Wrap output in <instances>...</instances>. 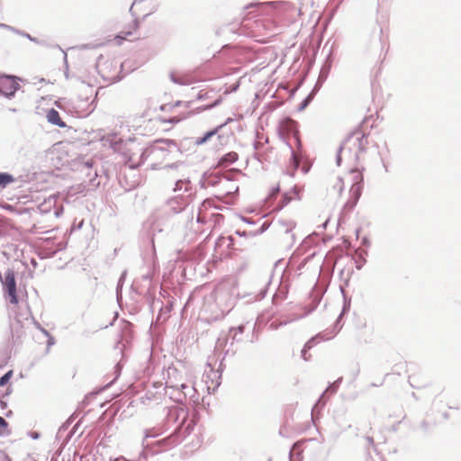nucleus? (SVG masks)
Segmentation results:
<instances>
[{"mask_svg":"<svg viewBox=\"0 0 461 461\" xmlns=\"http://www.w3.org/2000/svg\"><path fill=\"white\" fill-rule=\"evenodd\" d=\"M235 302V286L230 279L217 284H203V321L210 323L222 319L232 309Z\"/></svg>","mask_w":461,"mask_h":461,"instance_id":"obj_1","label":"nucleus"},{"mask_svg":"<svg viewBox=\"0 0 461 461\" xmlns=\"http://www.w3.org/2000/svg\"><path fill=\"white\" fill-rule=\"evenodd\" d=\"M368 145V136L362 131L357 130L348 134L344 142L339 147V151H348L353 153L354 158L357 159L359 155L366 151Z\"/></svg>","mask_w":461,"mask_h":461,"instance_id":"obj_2","label":"nucleus"},{"mask_svg":"<svg viewBox=\"0 0 461 461\" xmlns=\"http://www.w3.org/2000/svg\"><path fill=\"white\" fill-rule=\"evenodd\" d=\"M216 364L217 360H214L213 357H208L203 368V372L206 373V379L203 380V383L206 384L208 393L214 392L221 383L222 362L221 361L215 369Z\"/></svg>","mask_w":461,"mask_h":461,"instance_id":"obj_3","label":"nucleus"},{"mask_svg":"<svg viewBox=\"0 0 461 461\" xmlns=\"http://www.w3.org/2000/svg\"><path fill=\"white\" fill-rule=\"evenodd\" d=\"M233 245V238L231 236L220 235L214 241V259L212 262H208L206 269L208 272L212 271V267H214L218 261L221 260L222 257L229 255V249Z\"/></svg>","mask_w":461,"mask_h":461,"instance_id":"obj_4","label":"nucleus"},{"mask_svg":"<svg viewBox=\"0 0 461 461\" xmlns=\"http://www.w3.org/2000/svg\"><path fill=\"white\" fill-rule=\"evenodd\" d=\"M350 174L352 175L353 184L349 190L350 198L347 203V205H350V207L353 208L362 194L364 187V176L363 174L357 169H352Z\"/></svg>","mask_w":461,"mask_h":461,"instance_id":"obj_5","label":"nucleus"},{"mask_svg":"<svg viewBox=\"0 0 461 461\" xmlns=\"http://www.w3.org/2000/svg\"><path fill=\"white\" fill-rule=\"evenodd\" d=\"M15 79L14 76H0V95L9 100L14 97L15 93L20 89V85Z\"/></svg>","mask_w":461,"mask_h":461,"instance_id":"obj_6","label":"nucleus"},{"mask_svg":"<svg viewBox=\"0 0 461 461\" xmlns=\"http://www.w3.org/2000/svg\"><path fill=\"white\" fill-rule=\"evenodd\" d=\"M294 140L296 142L297 150H294L292 148V146L290 144H288V147H289L290 151H291L290 164H291V166L293 167L291 172L290 171L287 172L290 175V176H294V173L297 170V168L299 167L301 160L303 158V155L301 153L302 143H301V140H300L298 133H294Z\"/></svg>","mask_w":461,"mask_h":461,"instance_id":"obj_7","label":"nucleus"},{"mask_svg":"<svg viewBox=\"0 0 461 461\" xmlns=\"http://www.w3.org/2000/svg\"><path fill=\"white\" fill-rule=\"evenodd\" d=\"M208 87V86H203V111L219 105L222 101L221 94L215 92L213 89H207Z\"/></svg>","mask_w":461,"mask_h":461,"instance_id":"obj_8","label":"nucleus"},{"mask_svg":"<svg viewBox=\"0 0 461 461\" xmlns=\"http://www.w3.org/2000/svg\"><path fill=\"white\" fill-rule=\"evenodd\" d=\"M177 150V146L173 140L158 139L155 140V145L151 148L153 153H165Z\"/></svg>","mask_w":461,"mask_h":461,"instance_id":"obj_9","label":"nucleus"},{"mask_svg":"<svg viewBox=\"0 0 461 461\" xmlns=\"http://www.w3.org/2000/svg\"><path fill=\"white\" fill-rule=\"evenodd\" d=\"M278 12L289 22L295 21L296 17L300 14V10L290 2L279 4Z\"/></svg>","mask_w":461,"mask_h":461,"instance_id":"obj_10","label":"nucleus"},{"mask_svg":"<svg viewBox=\"0 0 461 461\" xmlns=\"http://www.w3.org/2000/svg\"><path fill=\"white\" fill-rule=\"evenodd\" d=\"M300 191L301 190L296 185H294L290 191L285 192L283 194L281 201L276 205V209L282 210L293 200H301Z\"/></svg>","mask_w":461,"mask_h":461,"instance_id":"obj_11","label":"nucleus"},{"mask_svg":"<svg viewBox=\"0 0 461 461\" xmlns=\"http://www.w3.org/2000/svg\"><path fill=\"white\" fill-rule=\"evenodd\" d=\"M300 191L301 190L296 185H294L290 191L285 192L283 194L281 201L276 205V209L282 210L293 200H301Z\"/></svg>","mask_w":461,"mask_h":461,"instance_id":"obj_12","label":"nucleus"},{"mask_svg":"<svg viewBox=\"0 0 461 461\" xmlns=\"http://www.w3.org/2000/svg\"><path fill=\"white\" fill-rule=\"evenodd\" d=\"M318 303L319 302H312V304L310 306H307L304 308L305 312L303 314L294 318V320H298V319H301V318H303V317H306L308 316L309 314H311L317 307L318 305ZM294 321V319H293ZM292 320L290 321H282V322H279L277 323L276 321H272L269 326H268V329L271 330H276L279 327L283 326V325H286L287 323L291 322Z\"/></svg>","mask_w":461,"mask_h":461,"instance_id":"obj_13","label":"nucleus"},{"mask_svg":"<svg viewBox=\"0 0 461 461\" xmlns=\"http://www.w3.org/2000/svg\"><path fill=\"white\" fill-rule=\"evenodd\" d=\"M222 181L227 183L229 179L222 177L221 176L219 175L218 172L215 173L214 175L203 173V188H206L209 185L214 186L218 184H221Z\"/></svg>","mask_w":461,"mask_h":461,"instance_id":"obj_14","label":"nucleus"},{"mask_svg":"<svg viewBox=\"0 0 461 461\" xmlns=\"http://www.w3.org/2000/svg\"><path fill=\"white\" fill-rule=\"evenodd\" d=\"M47 121L52 125L59 128H66L67 124L61 120L59 113L54 108H50L47 113Z\"/></svg>","mask_w":461,"mask_h":461,"instance_id":"obj_15","label":"nucleus"},{"mask_svg":"<svg viewBox=\"0 0 461 461\" xmlns=\"http://www.w3.org/2000/svg\"><path fill=\"white\" fill-rule=\"evenodd\" d=\"M167 205L171 212L174 213L181 212L185 209V202L183 200V198L180 197H174L168 200Z\"/></svg>","mask_w":461,"mask_h":461,"instance_id":"obj_16","label":"nucleus"},{"mask_svg":"<svg viewBox=\"0 0 461 461\" xmlns=\"http://www.w3.org/2000/svg\"><path fill=\"white\" fill-rule=\"evenodd\" d=\"M170 80L177 85H188L196 81H200L199 76L193 77L186 75L184 77H177L174 73L169 74Z\"/></svg>","mask_w":461,"mask_h":461,"instance_id":"obj_17","label":"nucleus"},{"mask_svg":"<svg viewBox=\"0 0 461 461\" xmlns=\"http://www.w3.org/2000/svg\"><path fill=\"white\" fill-rule=\"evenodd\" d=\"M239 156L236 152L234 151H231V152H229L225 155H223L219 162H218V166L221 167H227L229 166H230L231 164H233L235 161H237Z\"/></svg>","mask_w":461,"mask_h":461,"instance_id":"obj_18","label":"nucleus"},{"mask_svg":"<svg viewBox=\"0 0 461 461\" xmlns=\"http://www.w3.org/2000/svg\"><path fill=\"white\" fill-rule=\"evenodd\" d=\"M247 325L246 324H240L236 328H230V335L231 336L232 342L233 341H241L242 340V334L245 331Z\"/></svg>","mask_w":461,"mask_h":461,"instance_id":"obj_19","label":"nucleus"},{"mask_svg":"<svg viewBox=\"0 0 461 461\" xmlns=\"http://www.w3.org/2000/svg\"><path fill=\"white\" fill-rule=\"evenodd\" d=\"M320 339V335H317L315 337H312L311 339H309L303 346V349H302V357L303 358V360L305 361H308L310 359V355L308 356L307 355V352L308 350H310L313 346L314 344L316 343L317 340H319Z\"/></svg>","mask_w":461,"mask_h":461,"instance_id":"obj_20","label":"nucleus"},{"mask_svg":"<svg viewBox=\"0 0 461 461\" xmlns=\"http://www.w3.org/2000/svg\"><path fill=\"white\" fill-rule=\"evenodd\" d=\"M15 181L14 176L8 172H0V188H5Z\"/></svg>","mask_w":461,"mask_h":461,"instance_id":"obj_21","label":"nucleus"},{"mask_svg":"<svg viewBox=\"0 0 461 461\" xmlns=\"http://www.w3.org/2000/svg\"><path fill=\"white\" fill-rule=\"evenodd\" d=\"M15 34H18L23 38H26L28 39L29 41L36 43V44H40V45H46L45 41H40L39 39L35 38V37H32L31 34H29L28 32H23V31H21V30H18L15 28V31L14 32Z\"/></svg>","mask_w":461,"mask_h":461,"instance_id":"obj_22","label":"nucleus"},{"mask_svg":"<svg viewBox=\"0 0 461 461\" xmlns=\"http://www.w3.org/2000/svg\"><path fill=\"white\" fill-rule=\"evenodd\" d=\"M232 122L231 118H228L225 122L221 123V125L217 126L215 129L207 131L203 134V143H205L209 139H211L213 135H215L220 129H221L223 126H225L227 123Z\"/></svg>","mask_w":461,"mask_h":461,"instance_id":"obj_23","label":"nucleus"},{"mask_svg":"<svg viewBox=\"0 0 461 461\" xmlns=\"http://www.w3.org/2000/svg\"><path fill=\"white\" fill-rule=\"evenodd\" d=\"M278 224L282 227L285 234H289L295 227V222L293 221L279 220Z\"/></svg>","mask_w":461,"mask_h":461,"instance_id":"obj_24","label":"nucleus"},{"mask_svg":"<svg viewBox=\"0 0 461 461\" xmlns=\"http://www.w3.org/2000/svg\"><path fill=\"white\" fill-rule=\"evenodd\" d=\"M349 309H350V300H348H348L346 299V297L344 296V304H343V307H342L341 312H340V314L339 315V317H338V319H337V321H336V323H335L336 327H338V326L339 325L340 321H341V319H342V316H343L346 312H348L349 311Z\"/></svg>","mask_w":461,"mask_h":461,"instance_id":"obj_25","label":"nucleus"},{"mask_svg":"<svg viewBox=\"0 0 461 461\" xmlns=\"http://www.w3.org/2000/svg\"><path fill=\"white\" fill-rule=\"evenodd\" d=\"M318 92L317 86H315L312 89V91L308 95V96L302 102V104L299 106V110H303L312 100L315 94Z\"/></svg>","mask_w":461,"mask_h":461,"instance_id":"obj_26","label":"nucleus"},{"mask_svg":"<svg viewBox=\"0 0 461 461\" xmlns=\"http://www.w3.org/2000/svg\"><path fill=\"white\" fill-rule=\"evenodd\" d=\"M200 420V414L199 412L195 410L194 411V413L190 420V422L185 426V430L190 433L191 430H193V428L194 425L197 424V422L199 421Z\"/></svg>","mask_w":461,"mask_h":461,"instance_id":"obj_27","label":"nucleus"},{"mask_svg":"<svg viewBox=\"0 0 461 461\" xmlns=\"http://www.w3.org/2000/svg\"><path fill=\"white\" fill-rule=\"evenodd\" d=\"M279 191H280L279 185H276V186L272 187L269 194L266 198V201L267 203H271V201L276 197V195L278 194Z\"/></svg>","mask_w":461,"mask_h":461,"instance_id":"obj_28","label":"nucleus"},{"mask_svg":"<svg viewBox=\"0 0 461 461\" xmlns=\"http://www.w3.org/2000/svg\"><path fill=\"white\" fill-rule=\"evenodd\" d=\"M12 375H13V371L10 370V371L6 372L5 374H4L0 377V387L5 386L10 381Z\"/></svg>","mask_w":461,"mask_h":461,"instance_id":"obj_29","label":"nucleus"},{"mask_svg":"<svg viewBox=\"0 0 461 461\" xmlns=\"http://www.w3.org/2000/svg\"><path fill=\"white\" fill-rule=\"evenodd\" d=\"M328 75V70L321 68L318 81L315 86H317L318 90L321 88L322 83L325 81Z\"/></svg>","mask_w":461,"mask_h":461,"instance_id":"obj_30","label":"nucleus"},{"mask_svg":"<svg viewBox=\"0 0 461 461\" xmlns=\"http://www.w3.org/2000/svg\"><path fill=\"white\" fill-rule=\"evenodd\" d=\"M341 382H342V377H339V379H337L334 383H332V384L328 387V389H327V390L330 391L331 393H335V392L338 390V388H339V384H340V383H341Z\"/></svg>","mask_w":461,"mask_h":461,"instance_id":"obj_31","label":"nucleus"},{"mask_svg":"<svg viewBox=\"0 0 461 461\" xmlns=\"http://www.w3.org/2000/svg\"><path fill=\"white\" fill-rule=\"evenodd\" d=\"M47 337V353L50 351V348L52 347L55 343H56V340H55V338L50 334L49 333V336H46Z\"/></svg>","mask_w":461,"mask_h":461,"instance_id":"obj_32","label":"nucleus"},{"mask_svg":"<svg viewBox=\"0 0 461 461\" xmlns=\"http://www.w3.org/2000/svg\"><path fill=\"white\" fill-rule=\"evenodd\" d=\"M33 324L37 330H39L44 336H49V331L43 328L37 321H33Z\"/></svg>","mask_w":461,"mask_h":461,"instance_id":"obj_33","label":"nucleus"},{"mask_svg":"<svg viewBox=\"0 0 461 461\" xmlns=\"http://www.w3.org/2000/svg\"><path fill=\"white\" fill-rule=\"evenodd\" d=\"M125 276H126V271H124V272L121 275V276H120V278H119V280H118L117 288H116L117 296L119 295V290L121 289V287H122V284H123V281H124V279H125Z\"/></svg>","mask_w":461,"mask_h":461,"instance_id":"obj_34","label":"nucleus"},{"mask_svg":"<svg viewBox=\"0 0 461 461\" xmlns=\"http://www.w3.org/2000/svg\"><path fill=\"white\" fill-rule=\"evenodd\" d=\"M138 150L140 152V160L138 161V163L144 162V160H145L144 156L146 153V149L143 147H139Z\"/></svg>","mask_w":461,"mask_h":461,"instance_id":"obj_35","label":"nucleus"},{"mask_svg":"<svg viewBox=\"0 0 461 461\" xmlns=\"http://www.w3.org/2000/svg\"><path fill=\"white\" fill-rule=\"evenodd\" d=\"M268 228V225L267 223L265 221L263 222V224L261 225V227L259 228L258 230H257L256 232L253 233V235H257V234H261L263 233Z\"/></svg>","mask_w":461,"mask_h":461,"instance_id":"obj_36","label":"nucleus"},{"mask_svg":"<svg viewBox=\"0 0 461 461\" xmlns=\"http://www.w3.org/2000/svg\"><path fill=\"white\" fill-rule=\"evenodd\" d=\"M267 294V287L261 288L258 294L257 295V300H262Z\"/></svg>","mask_w":461,"mask_h":461,"instance_id":"obj_37","label":"nucleus"},{"mask_svg":"<svg viewBox=\"0 0 461 461\" xmlns=\"http://www.w3.org/2000/svg\"><path fill=\"white\" fill-rule=\"evenodd\" d=\"M239 86H240L239 83H236V84L232 85V86H230V90L226 89V90L223 92V95H226V94H229V93H232V92H235V91L239 88Z\"/></svg>","mask_w":461,"mask_h":461,"instance_id":"obj_38","label":"nucleus"},{"mask_svg":"<svg viewBox=\"0 0 461 461\" xmlns=\"http://www.w3.org/2000/svg\"><path fill=\"white\" fill-rule=\"evenodd\" d=\"M196 221L198 223L202 222V203L198 206Z\"/></svg>","mask_w":461,"mask_h":461,"instance_id":"obj_39","label":"nucleus"},{"mask_svg":"<svg viewBox=\"0 0 461 461\" xmlns=\"http://www.w3.org/2000/svg\"><path fill=\"white\" fill-rule=\"evenodd\" d=\"M0 28L6 29V30L11 31L13 32L15 31L14 27H13L11 25H8V24H5V23H0Z\"/></svg>","mask_w":461,"mask_h":461,"instance_id":"obj_40","label":"nucleus"},{"mask_svg":"<svg viewBox=\"0 0 461 461\" xmlns=\"http://www.w3.org/2000/svg\"><path fill=\"white\" fill-rule=\"evenodd\" d=\"M8 426V422L5 420V418H3L2 416H0V428H7Z\"/></svg>","mask_w":461,"mask_h":461,"instance_id":"obj_41","label":"nucleus"},{"mask_svg":"<svg viewBox=\"0 0 461 461\" xmlns=\"http://www.w3.org/2000/svg\"><path fill=\"white\" fill-rule=\"evenodd\" d=\"M346 151H339V149L338 150V154H337V157H336V162H337V165L338 166H340V162H341V153H345Z\"/></svg>","mask_w":461,"mask_h":461,"instance_id":"obj_42","label":"nucleus"},{"mask_svg":"<svg viewBox=\"0 0 461 461\" xmlns=\"http://www.w3.org/2000/svg\"><path fill=\"white\" fill-rule=\"evenodd\" d=\"M182 185H183V181L182 180L176 181V187H175L174 191L181 190Z\"/></svg>","mask_w":461,"mask_h":461,"instance_id":"obj_43","label":"nucleus"},{"mask_svg":"<svg viewBox=\"0 0 461 461\" xmlns=\"http://www.w3.org/2000/svg\"><path fill=\"white\" fill-rule=\"evenodd\" d=\"M179 121H180V119H178L177 117H172V118L167 120L166 122H169V123H176Z\"/></svg>","mask_w":461,"mask_h":461,"instance_id":"obj_44","label":"nucleus"},{"mask_svg":"<svg viewBox=\"0 0 461 461\" xmlns=\"http://www.w3.org/2000/svg\"><path fill=\"white\" fill-rule=\"evenodd\" d=\"M62 213H63V208H58L54 212V214L56 217H59Z\"/></svg>","mask_w":461,"mask_h":461,"instance_id":"obj_45","label":"nucleus"},{"mask_svg":"<svg viewBox=\"0 0 461 461\" xmlns=\"http://www.w3.org/2000/svg\"><path fill=\"white\" fill-rule=\"evenodd\" d=\"M171 107H172V106H171L170 104H162V105H160V107H159V108H160V110H161V111H167V110H169Z\"/></svg>","mask_w":461,"mask_h":461,"instance_id":"obj_46","label":"nucleus"},{"mask_svg":"<svg viewBox=\"0 0 461 461\" xmlns=\"http://www.w3.org/2000/svg\"><path fill=\"white\" fill-rule=\"evenodd\" d=\"M362 244L365 246H369L370 242L366 237L363 238Z\"/></svg>","mask_w":461,"mask_h":461,"instance_id":"obj_47","label":"nucleus"},{"mask_svg":"<svg viewBox=\"0 0 461 461\" xmlns=\"http://www.w3.org/2000/svg\"><path fill=\"white\" fill-rule=\"evenodd\" d=\"M85 165H86V167L90 168V167H93V161L87 160V161L85 162Z\"/></svg>","mask_w":461,"mask_h":461,"instance_id":"obj_48","label":"nucleus"},{"mask_svg":"<svg viewBox=\"0 0 461 461\" xmlns=\"http://www.w3.org/2000/svg\"><path fill=\"white\" fill-rule=\"evenodd\" d=\"M366 439L367 440V442H368L370 445H374V439H373V438H372V437L367 436V437L366 438Z\"/></svg>","mask_w":461,"mask_h":461,"instance_id":"obj_49","label":"nucleus"},{"mask_svg":"<svg viewBox=\"0 0 461 461\" xmlns=\"http://www.w3.org/2000/svg\"><path fill=\"white\" fill-rule=\"evenodd\" d=\"M243 221H246L249 224H254L255 223L254 221H252L249 218H243Z\"/></svg>","mask_w":461,"mask_h":461,"instance_id":"obj_50","label":"nucleus"},{"mask_svg":"<svg viewBox=\"0 0 461 461\" xmlns=\"http://www.w3.org/2000/svg\"><path fill=\"white\" fill-rule=\"evenodd\" d=\"M31 437H32V438L36 439V438H39V433L38 432H32L31 434Z\"/></svg>","mask_w":461,"mask_h":461,"instance_id":"obj_51","label":"nucleus"},{"mask_svg":"<svg viewBox=\"0 0 461 461\" xmlns=\"http://www.w3.org/2000/svg\"><path fill=\"white\" fill-rule=\"evenodd\" d=\"M211 238H212V235H211V234H209L208 236H206V238L203 240V244H204V243H208V242L210 241Z\"/></svg>","mask_w":461,"mask_h":461,"instance_id":"obj_52","label":"nucleus"},{"mask_svg":"<svg viewBox=\"0 0 461 461\" xmlns=\"http://www.w3.org/2000/svg\"><path fill=\"white\" fill-rule=\"evenodd\" d=\"M195 144H197V145H202V137H198V138H196V140H195Z\"/></svg>","mask_w":461,"mask_h":461,"instance_id":"obj_53","label":"nucleus"},{"mask_svg":"<svg viewBox=\"0 0 461 461\" xmlns=\"http://www.w3.org/2000/svg\"><path fill=\"white\" fill-rule=\"evenodd\" d=\"M207 203L210 205L211 204L210 201L208 199H203V207H205Z\"/></svg>","mask_w":461,"mask_h":461,"instance_id":"obj_54","label":"nucleus"},{"mask_svg":"<svg viewBox=\"0 0 461 461\" xmlns=\"http://www.w3.org/2000/svg\"><path fill=\"white\" fill-rule=\"evenodd\" d=\"M196 97L197 99H201L202 98V90H199L196 94Z\"/></svg>","mask_w":461,"mask_h":461,"instance_id":"obj_55","label":"nucleus"},{"mask_svg":"<svg viewBox=\"0 0 461 461\" xmlns=\"http://www.w3.org/2000/svg\"><path fill=\"white\" fill-rule=\"evenodd\" d=\"M57 47L64 53V59H65V61H67V53L65 51H63L59 45H57Z\"/></svg>","mask_w":461,"mask_h":461,"instance_id":"obj_56","label":"nucleus"},{"mask_svg":"<svg viewBox=\"0 0 461 461\" xmlns=\"http://www.w3.org/2000/svg\"><path fill=\"white\" fill-rule=\"evenodd\" d=\"M221 345H222L221 339H219L218 341H217V346L216 347L220 348V347H221Z\"/></svg>","mask_w":461,"mask_h":461,"instance_id":"obj_57","label":"nucleus"},{"mask_svg":"<svg viewBox=\"0 0 461 461\" xmlns=\"http://www.w3.org/2000/svg\"><path fill=\"white\" fill-rule=\"evenodd\" d=\"M216 219H215V221H219V219H221L222 216L221 214H217L215 215Z\"/></svg>","mask_w":461,"mask_h":461,"instance_id":"obj_58","label":"nucleus"},{"mask_svg":"<svg viewBox=\"0 0 461 461\" xmlns=\"http://www.w3.org/2000/svg\"><path fill=\"white\" fill-rule=\"evenodd\" d=\"M182 104H183L182 101H177V102L175 103L174 106H178V105H180Z\"/></svg>","mask_w":461,"mask_h":461,"instance_id":"obj_59","label":"nucleus"},{"mask_svg":"<svg viewBox=\"0 0 461 461\" xmlns=\"http://www.w3.org/2000/svg\"><path fill=\"white\" fill-rule=\"evenodd\" d=\"M290 238H291V243H294V235L291 234Z\"/></svg>","mask_w":461,"mask_h":461,"instance_id":"obj_60","label":"nucleus"},{"mask_svg":"<svg viewBox=\"0 0 461 461\" xmlns=\"http://www.w3.org/2000/svg\"><path fill=\"white\" fill-rule=\"evenodd\" d=\"M206 215L203 213V225L207 224V221H205Z\"/></svg>","mask_w":461,"mask_h":461,"instance_id":"obj_61","label":"nucleus"},{"mask_svg":"<svg viewBox=\"0 0 461 461\" xmlns=\"http://www.w3.org/2000/svg\"><path fill=\"white\" fill-rule=\"evenodd\" d=\"M237 234H239L240 236H243V235H245V232H240V231L238 230Z\"/></svg>","mask_w":461,"mask_h":461,"instance_id":"obj_62","label":"nucleus"},{"mask_svg":"<svg viewBox=\"0 0 461 461\" xmlns=\"http://www.w3.org/2000/svg\"><path fill=\"white\" fill-rule=\"evenodd\" d=\"M134 155L135 154H132V155L130 156V160H133L134 159V158H133Z\"/></svg>","mask_w":461,"mask_h":461,"instance_id":"obj_63","label":"nucleus"},{"mask_svg":"<svg viewBox=\"0 0 461 461\" xmlns=\"http://www.w3.org/2000/svg\"><path fill=\"white\" fill-rule=\"evenodd\" d=\"M218 139L220 140V141H221L222 137L221 135H218Z\"/></svg>","mask_w":461,"mask_h":461,"instance_id":"obj_64","label":"nucleus"}]
</instances>
